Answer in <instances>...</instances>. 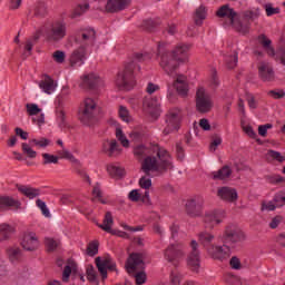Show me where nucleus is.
I'll return each mask as SVG.
<instances>
[{
    "mask_svg": "<svg viewBox=\"0 0 285 285\" xmlns=\"http://www.w3.org/2000/svg\"><path fill=\"white\" fill-rule=\"evenodd\" d=\"M118 117H120L121 121H125V124H130V121H132V116H130V111L124 105H120L118 107Z\"/></svg>",
    "mask_w": 285,
    "mask_h": 285,
    "instance_id": "79ce46f5",
    "label": "nucleus"
},
{
    "mask_svg": "<svg viewBox=\"0 0 285 285\" xmlns=\"http://www.w3.org/2000/svg\"><path fill=\"white\" fill-rule=\"evenodd\" d=\"M157 57L159 67L168 77H173L179 70V66H181L179 60H176L171 53L166 51V43L158 45Z\"/></svg>",
    "mask_w": 285,
    "mask_h": 285,
    "instance_id": "7ed1b4c3",
    "label": "nucleus"
},
{
    "mask_svg": "<svg viewBox=\"0 0 285 285\" xmlns=\"http://www.w3.org/2000/svg\"><path fill=\"white\" fill-rule=\"evenodd\" d=\"M142 110L147 117L151 119H157L161 115V104L158 98H145L142 102Z\"/></svg>",
    "mask_w": 285,
    "mask_h": 285,
    "instance_id": "f8f14e48",
    "label": "nucleus"
},
{
    "mask_svg": "<svg viewBox=\"0 0 285 285\" xmlns=\"http://www.w3.org/2000/svg\"><path fill=\"white\" fill-rule=\"evenodd\" d=\"M115 83L118 90H131V88H135L132 65L127 66L124 71L117 75Z\"/></svg>",
    "mask_w": 285,
    "mask_h": 285,
    "instance_id": "0eeeda50",
    "label": "nucleus"
},
{
    "mask_svg": "<svg viewBox=\"0 0 285 285\" xmlns=\"http://www.w3.org/2000/svg\"><path fill=\"white\" fill-rule=\"evenodd\" d=\"M115 136L117 141L122 146V148H130V140L128 139V136L124 132V129L121 126H117L115 129Z\"/></svg>",
    "mask_w": 285,
    "mask_h": 285,
    "instance_id": "72a5a7b5",
    "label": "nucleus"
},
{
    "mask_svg": "<svg viewBox=\"0 0 285 285\" xmlns=\"http://www.w3.org/2000/svg\"><path fill=\"white\" fill-rule=\"evenodd\" d=\"M134 155L136 157L147 156L141 164V170L145 175L173 170V157H170V154L166 149L159 147V145H154L151 148L139 145L134 149Z\"/></svg>",
    "mask_w": 285,
    "mask_h": 285,
    "instance_id": "f257e3e1",
    "label": "nucleus"
},
{
    "mask_svg": "<svg viewBox=\"0 0 285 285\" xmlns=\"http://www.w3.org/2000/svg\"><path fill=\"white\" fill-rule=\"evenodd\" d=\"M106 170L108 175H110L114 179H119L120 177H124V175L126 174L124 167L117 164L107 165Z\"/></svg>",
    "mask_w": 285,
    "mask_h": 285,
    "instance_id": "7c9ffc66",
    "label": "nucleus"
},
{
    "mask_svg": "<svg viewBox=\"0 0 285 285\" xmlns=\"http://www.w3.org/2000/svg\"><path fill=\"white\" fill-rule=\"evenodd\" d=\"M258 77L262 81H273L275 79V71L268 62H261L258 65Z\"/></svg>",
    "mask_w": 285,
    "mask_h": 285,
    "instance_id": "4be33fe9",
    "label": "nucleus"
},
{
    "mask_svg": "<svg viewBox=\"0 0 285 285\" xmlns=\"http://www.w3.org/2000/svg\"><path fill=\"white\" fill-rule=\"evenodd\" d=\"M36 205L38 206V208H40V210L45 217H50V209H48L46 202H43L41 199H37Z\"/></svg>",
    "mask_w": 285,
    "mask_h": 285,
    "instance_id": "5fc2aeb1",
    "label": "nucleus"
},
{
    "mask_svg": "<svg viewBox=\"0 0 285 285\" xmlns=\"http://www.w3.org/2000/svg\"><path fill=\"white\" fill-rule=\"evenodd\" d=\"M170 55H173L175 60L178 61L180 66L184 63H188L190 59V45L178 43L171 50Z\"/></svg>",
    "mask_w": 285,
    "mask_h": 285,
    "instance_id": "f3484780",
    "label": "nucleus"
},
{
    "mask_svg": "<svg viewBox=\"0 0 285 285\" xmlns=\"http://www.w3.org/2000/svg\"><path fill=\"white\" fill-rule=\"evenodd\" d=\"M18 190L22 193L24 197H28V199H35L41 195V190L28 186H19Z\"/></svg>",
    "mask_w": 285,
    "mask_h": 285,
    "instance_id": "e433bc0d",
    "label": "nucleus"
},
{
    "mask_svg": "<svg viewBox=\"0 0 285 285\" xmlns=\"http://www.w3.org/2000/svg\"><path fill=\"white\" fill-rule=\"evenodd\" d=\"M181 279H184V276L179 272H171L170 274V283L174 285L181 284Z\"/></svg>",
    "mask_w": 285,
    "mask_h": 285,
    "instance_id": "0e129e2a",
    "label": "nucleus"
},
{
    "mask_svg": "<svg viewBox=\"0 0 285 285\" xmlns=\"http://www.w3.org/2000/svg\"><path fill=\"white\" fill-rule=\"evenodd\" d=\"M225 282L229 285H240L242 278H239V276H235L233 274H227L225 277Z\"/></svg>",
    "mask_w": 285,
    "mask_h": 285,
    "instance_id": "bf43d9fd",
    "label": "nucleus"
},
{
    "mask_svg": "<svg viewBox=\"0 0 285 285\" xmlns=\"http://www.w3.org/2000/svg\"><path fill=\"white\" fill-rule=\"evenodd\" d=\"M112 224H115V220L112 219V214L110 212H107L102 224L98 226L99 228L105 230V233H110L111 235H115V229H112Z\"/></svg>",
    "mask_w": 285,
    "mask_h": 285,
    "instance_id": "2f4dec72",
    "label": "nucleus"
},
{
    "mask_svg": "<svg viewBox=\"0 0 285 285\" xmlns=\"http://www.w3.org/2000/svg\"><path fill=\"white\" fill-rule=\"evenodd\" d=\"M80 86L81 88H89V90H92L95 88H99L104 86V80H101V78H99L97 73H89V75H85L81 78Z\"/></svg>",
    "mask_w": 285,
    "mask_h": 285,
    "instance_id": "aec40b11",
    "label": "nucleus"
},
{
    "mask_svg": "<svg viewBox=\"0 0 285 285\" xmlns=\"http://www.w3.org/2000/svg\"><path fill=\"white\" fill-rule=\"evenodd\" d=\"M225 61H226L228 68H230V69L235 68L237 66V61H238L237 53L234 52L233 55L225 57Z\"/></svg>",
    "mask_w": 285,
    "mask_h": 285,
    "instance_id": "13d9d810",
    "label": "nucleus"
},
{
    "mask_svg": "<svg viewBox=\"0 0 285 285\" xmlns=\"http://www.w3.org/2000/svg\"><path fill=\"white\" fill-rule=\"evenodd\" d=\"M198 242L205 250H208V248L214 245L213 242H215V235L210 232H200L198 234Z\"/></svg>",
    "mask_w": 285,
    "mask_h": 285,
    "instance_id": "bb28decb",
    "label": "nucleus"
},
{
    "mask_svg": "<svg viewBox=\"0 0 285 285\" xmlns=\"http://www.w3.org/2000/svg\"><path fill=\"white\" fill-rule=\"evenodd\" d=\"M258 42L265 48L266 52L269 55V57L275 56V49L271 46V39H268L266 36L262 35L258 37Z\"/></svg>",
    "mask_w": 285,
    "mask_h": 285,
    "instance_id": "a19ab883",
    "label": "nucleus"
},
{
    "mask_svg": "<svg viewBox=\"0 0 285 285\" xmlns=\"http://www.w3.org/2000/svg\"><path fill=\"white\" fill-rule=\"evenodd\" d=\"M246 239V235L239 227L235 225H229L226 227L224 235H223V242L224 244H228L229 246L234 247L237 246V244H240V242H244Z\"/></svg>",
    "mask_w": 285,
    "mask_h": 285,
    "instance_id": "1a4fd4ad",
    "label": "nucleus"
},
{
    "mask_svg": "<svg viewBox=\"0 0 285 285\" xmlns=\"http://www.w3.org/2000/svg\"><path fill=\"white\" fill-rule=\"evenodd\" d=\"M14 227L9 224L0 225V242H6V239H10L12 235H14Z\"/></svg>",
    "mask_w": 285,
    "mask_h": 285,
    "instance_id": "c9c22d12",
    "label": "nucleus"
},
{
    "mask_svg": "<svg viewBox=\"0 0 285 285\" xmlns=\"http://www.w3.org/2000/svg\"><path fill=\"white\" fill-rule=\"evenodd\" d=\"M96 112H97V100L90 97H86L80 105V110L78 114L79 120L82 124H88L90 119L95 117Z\"/></svg>",
    "mask_w": 285,
    "mask_h": 285,
    "instance_id": "423d86ee",
    "label": "nucleus"
},
{
    "mask_svg": "<svg viewBox=\"0 0 285 285\" xmlns=\"http://www.w3.org/2000/svg\"><path fill=\"white\" fill-rule=\"evenodd\" d=\"M52 59L56 63H63L66 61V52L57 50L52 53Z\"/></svg>",
    "mask_w": 285,
    "mask_h": 285,
    "instance_id": "052dcab7",
    "label": "nucleus"
},
{
    "mask_svg": "<svg viewBox=\"0 0 285 285\" xmlns=\"http://www.w3.org/2000/svg\"><path fill=\"white\" fill-rule=\"evenodd\" d=\"M191 252L189 253L187 257V266L193 271L194 273H199L200 267V256H199V243L197 240L193 239L189 244Z\"/></svg>",
    "mask_w": 285,
    "mask_h": 285,
    "instance_id": "ddd939ff",
    "label": "nucleus"
},
{
    "mask_svg": "<svg viewBox=\"0 0 285 285\" xmlns=\"http://www.w3.org/2000/svg\"><path fill=\"white\" fill-rule=\"evenodd\" d=\"M83 41H87V43H94L95 42V30L89 29L82 33Z\"/></svg>",
    "mask_w": 285,
    "mask_h": 285,
    "instance_id": "e2e57ef3",
    "label": "nucleus"
},
{
    "mask_svg": "<svg viewBox=\"0 0 285 285\" xmlns=\"http://www.w3.org/2000/svg\"><path fill=\"white\" fill-rule=\"evenodd\" d=\"M21 148H22V153L24 155H27V157H29V159H35L37 158V153L35 151V149H32V147L30 145H28L27 142H22L21 144Z\"/></svg>",
    "mask_w": 285,
    "mask_h": 285,
    "instance_id": "de8ad7c7",
    "label": "nucleus"
},
{
    "mask_svg": "<svg viewBox=\"0 0 285 285\" xmlns=\"http://www.w3.org/2000/svg\"><path fill=\"white\" fill-rule=\"evenodd\" d=\"M144 254H130L126 263V271L135 278L137 285L146 284L147 276L146 272H144Z\"/></svg>",
    "mask_w": 285,
    "mask_h": 285,
    "instance_id": "f03ea898",
    "label": "nucleus"
},
{
    "mask_svg": "<svg viewBox=\"0 0 285 285\" xmlns=\"http://www.w3.org/2000/svg\"><path fill=\"white\" fill-rule=\"evenodd\" d=\"M163 173L151 171L150 175L142 176L139 179V186L140 188H144L145 190H148L153 186V180L150 177H155V175H161Z\"/></svg>",
    "mask_w": 285,
    "mask_h": 285,
    "instance_id": "58836bf2",
    "label": "nucleus"
},
{
    "mask_svg": "<svg viewBox=\"0 0 285 285\" xmlns=\"http://www.w3.org/2000/svg\"><path fill=\"white\" fill-rule=\"evenodd\" d=\"M56 124L59 128L68 126V117L66 116V110L61 107V100L56 102Z\"/></svg>",
    "mask_w": 285,
    "mask_h": 285,
    "instance_id": "393cba45",
    "label": "nucleus"
},
{
    "mask_svg": "<svg viewBox=\"0 0 285 285\" xmlns=\"http://www.w3.org/2000/svg\"><path fill=\"white\" fill-rule=\"evenodd\" d=\"M226 219V210L224 209H209L203 216V223L206 228H215Z\"/></svg>",
    "mask_w": 285,
    "mask_h": 285,
    "instance_id": "9d476101",
    "label": "nucleus"
},
{
    "mask_svg": "<svg viewBox=\"0 0 285 285\" xmlns=\"http://www.w3.org/2000/svg\"><path fill=\"white\" fill-rule=\"evenodd\" d=\"M83 61H86V49L80 47L72 52L70 62L72 66H83Z\"/></svg>",
    "mask_w": 285,
    "mask_h": 285,
    "instance_id": "cd10ccee",
    "label": "nucleus"
},
{
    "mask_svg": "<svg viewBox=\"0 0 285 285\" xmlns=\"http://www.w3.org/2000/svg\"><path fill=\"white\" fill-rule=\"evenodd\" d=\"M42 164L48 165V164H59V157L52 154L45 153L42 154Z\"/></svg>",
    "mask_w": 285,
    "mask_h": 285,
    "instance_id": "8fccbe9b",
    "label": "nucleus"
},
{
    "mask_svg": "<svg viewBox=\"0 0 285 285\" xmlns=\"http://www.w3.org/2000/svg\"><path fill=\"white\" fill-rule=\"evenodd\" d=\"M95 263L102 279L108 278V271H117V264H115L110 256L97 257Z\"/></svg>",
    "mask_w": 285,
    "mask_h": 285,
    "instance_id": "4468645a",
    "label": "nucleus"
},
{
    "mask_svg": "<svg viewBox=\"0 0 285 285\" xmlns=\"http://www.w3.org/2000/svg\"><path fill=\"white\" fill-rule=\"evenodd\" d=\"M19 206H21L19 200H14L10 196L0 197V208H1V210H7V208H19Z\"/></svg>",
    "mask_w": 285,
    "mask_h": 285,
    "instance_id": "473e14b6",
    "label": "nucleus"
},
{
    "mask_svg": "<svg viewBox=\"0 0 285 285\" xmlns=\"http://www.w3.org/2000/svg\"><path fill=\"white\" fill-rule=\"evenodd\" d=\"M38 86L46 95H52L57 90V82L50 76H43Z\"/></svg>",
    "mask_w": 285,
    "mask_h": 285,
    "instance_id": "b1692460",
    "label": "nucleus"
},
{
    "mask_svg": "<svg viewBox=\"0 0 285 285\" xmlns=\"http://www.w3.org/2000/svg\"><path fill=\"white\" fill-rule=\"evenodd\" d=\"M275 208H278L277 204H275V198L273 200L265 202L262 204V210H267L268 213H271L275 210Z\"/></svg>",
    "mask_w": 285,
    "mask_h": 285,
    "instance_id": "69168bd1",
    "label": "nucleus"
},
{
    "mask_svg": "<svg viewBox=\"0 0 285 285\" xmlns=\"http://www.w3.org/2000/svg\"><path fill=\"white\" fill-rule=\"evenodd\" d=\"M20 244L23 248V250H37L39 248L40 243H39V237L37 236V233L32 230H27L22 234Z\"/></svg>",
    "mask_w": 285,
    "mask_h": 285,
    "instance_id": "dca6fc26",
    "label": "nucleus"
},
{
    "mask_svg": "<svg viewBox=\"0 0 285 285\" xmlns=\"http://www.w3.org/2000/svg\"><path fill=\"white\" fill-rule=\"evenodd\" d=\"M207 255L212 257V259H218L219 262H224V259H228L230 257V248L226 245H213L208 247L206 250Z\"/></svg>",
    "mask_w": 285,
    "mask_h": 285,
    "instance_id": "a211bd4d",
    "label": "nucleus"
},
{
    "mask_svg": "<svg viewBox=\"0 0 285 285\" xmlns=\"http://www.w3.org/2000/svg\"><path fill=\"white\" fill-rule=\"evenodd\" d=\"M58 159H67L68 161H71V164H79V159L70 153L66 147H62L61 150L57 151Z\"/></svg>",
    "mask_w": 285,
    "mask_h": 285,
    "instance_id": "4c0bfd02",
    "label": "nucleus"
},
{
    "mask_svg": "<svg viewBox=\"0 0 285 285\" xmlns=\"http://www.w3.org/2000/svg\"><path fill=\"white\" fill-rule=\"evenodd\" d=\"M216 16L219 19H224L226 21V26H233L235 30L242 32V35H246V32H248V27L242 26V22L239 21V16H237V12H235V10L230 8V6L224 4L223 7H220L217 10Z\"/></svg>",
    "mask_w": 285,
    "mask_h": 285,
    "instance_id": "20e7f679",
    "label": "nucleus"
},
{
    "mask_svg": "<svg viewBox=\"0 0 285 285\" xmlns=\"http://www.w3.org/2000/svg\"><path fill=\"white\" fill-rule=\"evenodd\" d=\"M7 255L10 259V262H19L21 259V248L19 247H9L7 249Z\"/></svg>",
    "mask_w": 285,
    "mask_h": 285,
    "instance_id": "37998d69",
    "label": "nucleus"
},
{
    "mask_svg": "<svg viewBox=\"0 0 285 285\" xmlns=\"http://www.w3.org/2000/svg\"><path fill=\"white\" fill-rule=\"evenodd\" d=\"M29 144L36 146V148H48L52 144V140L45 137L32 138L29 140Z\"/></svg>",
    "mask_w": 285,
    "mask_h": 285,
    "instance_id": "ea45409f",
    "label": "nucleus"
},
{
    "mask_svg": "<svg viewBox=\"0 0 285 285\" xmlns=\"http://www.w3.org/2000/svg\"><path fill=\"white\" fill-rule=\"evenodd\" d=\"M26 108L30 117H35V115H39V112H41V108H39L37 104H27Z\"/></svg>",
    "mask_w": 285,
    "mask_h": 285,
    "instance_id": "864d4df0",
    "label": "nucleus"
},
{
    "mask_svg": "<svg viewBox=\"0 0 285 285\" xmlns=\"http://www.w3.org/2000/svg\"><path fill=\"white\" fill-rule=\"evenodd\" d=\"M87 279L90 282V284L99 285V276L97 275V271H95V267L92 265H89L87 267Z\"/></svg>",
    "mask_w": 285,
    "mask_h": 285,
    "instance_id": "c03bdc74",
    "label": "nucleus"
},
{
    "mask_svg": "<svg viewBox=\"0 0 285 285\" xmlns=\"http://www.w3.org/2000/svg\"><path fill=\"white\" fill-rule=\"evenodd\" d=\"M268 96L272 97V99H284L285 91L284 89H276L268 91Z\"/></svg>",
    "mask_w": 285,
    "mask_h": 285,
    "instance_id": "338daca9",
    "label": "nucleus"
},
{
    "mask_svg": "<svg viewBox=\"0 0 285 285\" xmlns=\"http://www.w3.org/2000/svg\"><path fill=\"white\" fill-rule=\"evenodd\" d=\"M72 273H77V262L75 259L70 258L67 261V264L65 266V269L62 272V282H68L70 279V275Z\"/></svg>",
    "mask_w": 285,
    "mask_h": 285,
    "instance_id": "c756f323",
    "label": "nucleus"
},
{
    "mask_svg": "<svg viewBox=\"0 0 285 285\" xmlns=\"http://www.w3.org/2000/svg\"><path fill=\"white\" fill-rule=\"evenodd\" d=\"M66 37V23L57 22L52 24L47 33L48 41H61Z\"/></svg>",
    "mask_w": 285,
    "mask_h": 285,
    "instance_id": "6ab92c4d",
    "label": "nucleus"
},
{
    "mask_svg": "<svg viewBox=\"0 0 285 285\" xmlns=\"http://www.w3.org/2000/svg\"><path fill=\"white\" fill-rule=\"evenodd\" d=\"M132 0H108L106 4L107 12H121L126 10Z\"/></svg>",
    "mask_w": 285,
    "mask_h": 285,
    "instance_id": "5701e85b",
    "label": "nucleus"
},
{
    "mask_svg": "<svg viewBox=\"0 0 285 285\" xmlns=\"http://www.w3.org/2000/svg\"><path fill=\"white\" fill-rule=\"evenodd\" d=\"M274 203L278 208H282V206H285V190L278 191L274 196Z\"/></svg>",
    "mask_w": 285,
    "mask_h": 285,
    "instance_id": "603ef678",
    "label": "nucleus"
},
{
    "mask_svg": "<svg viewBox=\"0 0 285 285\" xmlns=\"http://www.w3.org/2000/svg\"><path fill=\"white\" fill-rule=\"evenodd\" d=\"M206 7L200 6L198 9H196L195 21L197 26H202V22L204 21V19H206Z\"/></svg>",
    "mask_w": 285,
    "mask_h": 285,
    "instance_id": "a18cd8bd",
    "label": "nucleus"
},
{
    "mask_svg": "<svg viewBox=\"0 0 285 285\" xmlns=\"http://www.w3.org/2000/svg\"><path fill=\"white\" fill-rule=\"evenodd\" d=\"M99 253V243L97 240L91 242L87 247V255L95 257Z\"/></svg>",
    "mask_w": 285,
    "mask_h": 285,
    "instance_id": "09e8293b",
    "label": "nucleus"
},
{
    "mask_svg": "<svg viewBox=\"0 0 285 285\" xmlns=\"http://www.w3.org/2000/svg\"><path fill=\"white\" fill-rule=\"evenodd\" d=\"M129 138L131 141H141V139H144V132H141V130L134 129L129 132Z\"/></svg>",
    "mask_w": 285,
    "mask_h": 285,
    "instance_id": "680f3d73",
    "label": "nucleus"
},
{
    "mask_svg": "<svg viewBox=\"0 0 285 285\" xmlns=\"http://www.w3.org/2000/svg\"><path fill=\"white\" fill-rule=\"evenodd\" d=\"M218 197L224 202H237V189L230 187H222L218 189Z\"/></svg>",
    "mask_w": 285,
    "mask_h": 285,
    "instance_id": "a878e982",
    "label": "nucleus"
},
{
    "mask_svg": "<svg viewBox=\"0 0 285 285\" xmlns=\"http://www.w3.org/2000/svg\"><path fill=\"white\" fill-rule=\"evenodd\" d=\"M181 122V109L171 108L166 116V128L164 129V135H170L179 130V124Z\"/></svg>",
    "mask_w": 285,
    "mask_h": 285,
    "instance_id": "9b49d317",
    "label": "nucleus"
},
{
    "mask_svg": "<svg viewBox=\"0 0 285 285\" xmlns=\"http://www.w3.org/2000/svg\"><path fill=\"white\" fill-rule=\"evenodd\" d=\"M102 153L108 157H115V155H121V147L116 139L105 140L101 147Z\"/></svg>",
    "mask_w": 285,
    "mask_h": 285,
    "instance_id": "412c9836",
    "label": "nucleus"
},
{
    "mask_svg": "<svg viewBox=\"0 0 285 285\" xmlns=\"http://www.w3.org/2000/svg\"><path fill=\"white\" fill-rule=\"evenodd\" d=\"M167 97H173V90H176L179 97H188L190 92V82H188V76L184 73H177L174 76L173 83L167 87Z\"/></svg>",
    "mask_w": 285,
    "mask_h": 285,
    "instance_id": "39448f33",
    "label": "nucleus"
},
{
    "mask_svg": "<svg viewBox=\"0 0 285 285\" xmlns=\"http://www.w3.org/2000/svg\"><path fill=\"white\" fill-rule=\"evenodd\" d=\"M45 246L49 253H52L59 246V240L47 237L45 238Z\"/></svg>",
    "mask_w": 285,
    "mask_h": 285,
    "instance_id": "3c124183",
    "label": "nucleus"
},
{
    "mask_svg": "<svg viewBox=\"0 0 285 285\" xmlns=\"http://www.w3.org/2000/svg\"><path fill=\"white\" fill-rule=\"evenodd\" d=\"M185 247L181 243H175L169 245L165 250V259L167 262H171L173 264H177L179 259H181L185 255Z\"/></svg>",
    "mask_w": 285,
    "mask_h": 285,
    "instance_id": "2eb2a0df",
    "label": "nucleus"
},
{
    "mask_svg": "<svg viewBox=\"0 0 285 285\" xmlns=\"http://www.w3.org/2000/svg\"><path fill=\"white\" fill-rule=\"evenodd\" d=\"M196 110L203 114L213 110V98L204 87H198L196 90Z\"/></svg>",
    "mask_w": 285,
    "mask_h": 285,
    "instance_id": "6e6552de",
    "label": "nucleus"
},
{
    "mask_svg": "<svg viewBox=\"0 0 285 285\" xmlns=\"http://www.w3.org/2000/svg\"><path fill=\"white\" fill-rule=\"evenodd\" d=\"M36 205L38 206V208H40V210L45 217H50V209H48L46 202H43L41 199H37Z\"/></svg>",
    "mask_w": 285,
    "mask_h": 285,
    "instance_id": "6e6d98bb",
    "label": "nucleus"
},
{
    "mask_svg": "<svg viewBox=\"0 0 285 285\" xmlns=\"http://www.w3.org/2000/svg\"><path fill=\"white\" fill-rule=\"evenodd\" d=\"M210 175H212V179L224 180V179H228V177L233 175V170L230 169V167L224 166L219 170L213 171Z\"/></svg>",
    "mask_w": 285,
    "mask_h": 285,
    "instance_id": "f704fd0d",
    "label": "nucleus"
},
{
    "mask_svg": "<svg viewBox=\"0 0 285 285\" xmlns=\"http://www.w3.org/2000/svg\"><path fill=\"white\" fill-rule=\"evenodd\" d=\"M267 157H271L272 159H275L276 161H279L281 164H282V161H285V156H283L279 151L269 150L267 153Z\"/></svg>",
    "mask_w": 285,
    "mask_h": 285,
    "instance_id": "774afa93",
    "label": "nucleus"
},
{
    "mask_svg": "<svg viewBox=\"0 0 285 285\" xmlns=\"http://www.w3.org/2000/svg\"><path fill=\"white\" fill-rule=\"evenodd\" d=\"M264 10L267 17H273V14H279V8L273 7V3L264 4Z\"/></svg>",
    "mask_w": 285,
    "mask_h": 285,
    "instance_id": "4d7b16f0",
    "label": "nucleus"
},
{
    "mask_svg": "<svg viewBox=\"0 0 285 285\" xmlns=\"http://www.w3.org/2000/svg\"><path fill=\"white\" fill-rule=\"evenodd\" d=\"M208 86L212 90L219 87V78L217 77V70H212L210 77L208 79Z\"/></svg>",
    "mask_w": 285,
    "mask_h": 285,
    "instance_id": "49530a36",
    "label": "nucleus"
},
{
    "mask_svg": "<svg viewBox=\"0 0 285 285\" xmlns=\"http://www.w3.org/2000/svg\"><path fill=\"white\" fill-rule=\"evenodd\" d=\"M186 212L189 217H202V207L195 199L188 200L186 203Z\"/></svg>",
    "mask_w": 285,
    "mask_h": 285,
    "instance_id": "c85d7f7f",
    "label": "nucleus"
}]
</instances>
